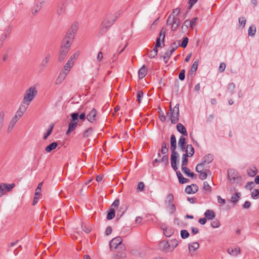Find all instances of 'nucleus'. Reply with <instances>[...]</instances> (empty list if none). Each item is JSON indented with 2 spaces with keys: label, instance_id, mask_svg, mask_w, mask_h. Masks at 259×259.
<instances>
[{
  "label": "nucleus",
  "instance_id": "nucleus-1",
  "mask_svg": "<svg viewBox=\"0 0 259 259\" xmlns=\"http://www.w3.org/2000/svg\"><path fill=\"white\" fill-rule=\"evenodd\" d=\"M37 94V91L35 87L33 86L30 87L26 91L22 103L27 105V106H28Z\"/></svg>",
  "mask_w": 259,
  "mask_h": 259
},
{
  "label": "nucleus",
  "instance_id": "nucleus-2",
  "mask_svg": "<svg viewBox=\"0 0 259 259\" xmlns=\"http://www.w3.org/2000/svg\"><path fill=\"white\" fill-rule=\"evenodd\" d=\"M115 20V17L111 15H107L101 24L100 32L102 34L106 33L114 24Z\"/></svg>",
  "mask_w": 259,
  "mask_h": 259
},
{
  "label": "nucleus",
  "instance_id": "nucleus-3",
  "mask_svg": "<svg viewBox=\"0 0 259 259\" xmlns=\"http://www.w3.org/2000/svg\"><path fill=\"white\" fill-rule=\"evenodd\" d=\"M170 114V120L172 123H177L179 119V104L177 103L174 108L172 109L171 105H170V112L167 113V115Z\"/></svg>",
  "mask_w": 259,
  "mask_h": 259
},
{
  "label": "nucleus",
  "instance_id": "nucleus-4",
  "mask_svg": "<svg viewBox=\"0 0 259 259\" xmlns=\"http://www.w3.org/2000/svg\"><path fill=\"white\" fill-rule=\"evenodd\" d=\"M167 25L171 26L172 31H175L180 24V20L178 17H174L173 15H169L166 21Z\"/></svg>",
  "mask_w": 259,
  "mask_h": 259
},
{
  "label": "nucleus",
  "instance_id": "nucleus-5",
  "mask_svg": "<svg viewBox=\"0 0 259 259\" xmlns=\"http://www.w3.org/2000/svg\"><path fill=\"white\" fill-rule=\"evenodd\" d=\"M228 179L232 183H237L238 180L241 179L238 171L234 169H229L228 170Z\"/></svg>",
  "mask_w": 259,
  "mask_h": 259
},
{
  "label": "nucleus",
  "instance_id": "nucleus-6",
  "mask_svg": "<svg viewBox=\"0 0 259 259\" xmlns=\"http://www.w3.org/2000/svg\"><path fill=\"white\" fill-rule=\"evenodd\" d=\"M15 186V184L1 183L0 184V197L12 190Z\"/></svg>",
  "mask_w": 259,
  "mask_h": 259
},
{
  "label": "nucleus",
  "instance_id": "nucleus-7",
  "mask_svg": "<svg viewBox=\"0 0 259 259\" xmlns=\"http://www.w3.org/2000/svg\"><path fill=\"white\" fill-rule=\"evenodd\" d=\"M122 239L121 237L118 236L112 239L109 242V246L111 250L116 249L123 246L122 244Z\"/></svg>",
  "mask_w": 259,
  "mask_h": 259
},
{
  "label": "nucleus",
  "instance_id": "nucleus-8",
  "mask_svg": "<svg viewBox=\"0 0 259 259\" xmlns=\"http://www.w3.org/2000/svg\"><path fill=\"white\" fill-rule=\"evenodd\" d=\"M213 160V156L211 154H208L205 155L200 163H199L197 165L195 168V170H197L198 169L201 168V167H203V166L206 164L210 163Z\"/></svg>",
  "mask_w": 259,
  "mask_h": 259
},
{
  "label": "nucleus",
  "instance_id": "nucleus-9",
  "mask_svg": "<svg viewBox=\"0 0 259 259\" xmlns=\"http://www.w3.org/2000/svg\"><path fill=\"white\" fill-rule=\"evenodd\" d=\"M77 29L78 24L77 23H74L68 30L65 37L69 38L71 40H73Z\"/></svg>",
  "mask_w": 259,
  "mask_h": 259
},
{
  "label": "nucleus",
  "instance_id": "nucleus-10",
  "mask_svg": "<svg viewBox=\"0 0 259 259\" xmlns=\"http://www.w3.org/2000/svg\"><path fill=\"white\" fill-rule=\"evenodd\" d=\"M117 252L115 255L113 256V258L114 259H122L124 258L126 256V253L125 252V248L124 246L116 248Z\"/></svg>",
  "mask_w": 259,
  "mask_h": 259
},
{
  "label": "nucleus",
  "instance_id": "nucleus-11",
  "mask_svg": "<svg viewBox=\"0 0 259 259\" xmlns=\"http://www.w3.org/2000/svg\"><path fill=\"white\" fill-rule=\"evenodd\" d=\"M179 155L177 152H171L170 156V162L171 167L174 170L178 169L177 162L178 160Z\"/></svg>",
  "mask_w": 259,
  "mask_h": 259
},
{
  "label": "nucleus",
  "instance_id": "nucleus-12",
  "mask_svg": "<svg viewBox=\"0 0 259 259\" xmlns=\"http://www.w3.org/2000/svg\"><path fill=\"white\" fill-rule=\"evenodd\" d=\"M97 115V111L94 108H92V110L87 114V119L90 122L93 123L96 120Z\"/></svg>",
  "mask_w": 259,
  "mask_h": 259
},
{
  "label": "nucleus",
  "instance_id": "nucleus-13",
  "mask_svg": "<svg viewBox=\"0 0 259 259\" xmlns=\"http://www.w3.org/2000/svg\"><path fill=\"white\" fill-rule=\"evenodd\" d=\"M159 249L165 252H171L168 241H162L159 243Z\"/></svg>",
  "mask_w": 259,
  "mask_h": 259
},
{
  "label": "nucleus",
  "instance_id": "nucleus-14",
  "mask_svg": "<svg viewBox=\"0 0 259 259\" xmlns=\"http://www.w3.org/2000/svg\"><path fill=\"white\" fill-rule=\"evenodd\" d=\"M28 106L27 105L21 103L19 106L18 110L17 111L14 117H17L19 119L24 114V112L26 111Z\"/></svg>",
  "mask_w": 259,
  "mask_h": 259
},
{
  "label": "nucleus",
  "instance_id": "nucleus-15",
  "mask_svg": "<svg viewBox=\"0 0 259 259\" xmlns=\"http://www.w3.org/2000/svg\"><path fill=\"white\" fill-rule=\"evenodd\" d=\"M51 59V55L50 54H47L44 58L41 60L39 66L41 69H45L47 68L48 64Z\"/></svg>",
  "mask_w": 259,
  "mask_h": 259
},
{
  "label": "nucleus",
  "instance_id": "nucleus-16",
  "mask_svg": "<svg viewBox=\"0 0 259 259\" xmlns=\"http://www.w3.org/2000/svg\"><path fill=\"white\" fill-rule=\"evenodd\" d=\"M198 190V187L196 184H192L188 185L185 188V192L187 194H194Z\"/></svg>",
  "mask_w": 259,
  "mask_h": 259
},
{
  "label": "nucleus",
  "instance_id": "nucleus-17",
  "mask_svg": "<svg viewBox=\"0 0 259 259\" xmlns=\"http://www.w3.org/2000/svg\"><path fill=\"white\" fill-rule=\"evenodd\" d=\"M42 185V183H39L36 189H35V196L32 202V205H35L38 202L39 196L41 192Z\"/></svg>",
  "mask_w": 259,
  "mask_h": 259
},
{
  "label": "nucleus",
  "instance_id": "nucleus-18",
  "mask_svg": "<svg viewBox=\"0 0 259 259\" xmlns=\"http://www.w3.org/2000/svg\"><path fill=\"white\" fill-rule=\"evenodd\" d=\"M68 73L66 72L64 70H62L59 73L58 77L56 79L55 83L56 84H61L63 80L65 79Z\"/></svg>",
  "mask_w": 259,
  "mask_h": 259
},
{
  "label": "nucleus",
  "instance_id": "nucleus-19",
  "mask_svg": "<svg viewBox=\"0 0 259 259\" xmlns=\"http://www.w3.org/2000/svg\"><path fill=\"white\" fill-rule=\"evenodd\" d=\"M68 51L69 50L65 49L64 48L61 47L58 57V60L60 62H61L64 60L68 53Z\"/></svg>",
  "mask_w": 259,
  "mask_h": 259
},
{
  "label": "nucleus",
  "instance_id": "nucleus-20",
  "mask_svg": "<svg viewBox=\"0 0 259 259\" xmlns=\"http://www.w3.org/2000/svg\"><path fill=\"white\" fill-rule=\"evenodd\" d=\"M203 167H201L199 169H198L197 170H196L197 172L199 174V178L201 180H204L206 179L207 176V172H210L209 170L206 169L205 171H203Z\"/></svg>",
  "mask_w": 259,
  "mask_h": 259
},
{
  "label": "nucleus",
  "instance_id": "nucleus-21",
  "mask_svg": "<svg viewBox=\"0 0 259 259\" xmlns=\"http://www.w3.org/2000/svg\"><path fill=\"white\" fill-rule=\"evenodd\" d=\"M170 149L171 152H176L177 148V140L175 135L172 134L170 136Z\"/></svg>",
  "mask_w": 259,
  "mask_h": 259
},
{
  "label": "nucleus",
  "instance_id": "nucleus-22",
  "mask_svg": "<svg viewBox=\"0 0 259 259\" xmlns=\"http://www.w3.org/2000/svg\"><path fill=\"white\" fill-rule=\"evenodd\" d=\"M186 139L183 136H181L178 141V145L183 152H185L186 150Z\"/></svg>",
  "mask_w": 259,
  "mask_h": 259
},
{
  "label": "nucleus",
  "instance_id": "nucleus-23",
  "mask_svg": "<svg viewBox=\"0 0 259 259\" xmlns=\"http://www.w3.org/2000/svg\"><path fill=\"white\" fill-rule=\"evenodd\" d=\"M177 130L178 132L182 134L184 136H188V133L186 127L181 123H178L177 125Z\"/></svg>",
  "mask_w": 259,
  "mask_h": 259
},
{
  "label": "nucleus",
  "instance_id": "nucleus-24",
  "mask_svg": "<svg viewBox=\"0 0 259 259\" xmlns=\"http://www.w3.org/2000/svg\"><path fill=\"white\" fill-rule=\"evenodd\" d=\"M18 120L19 119L17 118V117L14 116L13 117L8 127L7 132L8 133H10L12 132L13 128H14L15 125L18 121Z\"/></svg>",
  "mask_w": 259,
  "mask_h": 259
},
{
  "label": "nucleus",
  "instance_id": "nucleus-25",
  "mask_svg": "<svg viewBox=\"0 0 259 259\" xmlns=\"http://www.w3.org/2000/svg\"><path fill=\"white\" fill-rule=\"evenodd\" d=\"M66 11V5L64 2H62L58 5L57 13L59 15L63 14Z\"/></svg>",
  "mask_w": 259,
  "mask_h": 259
},
{
  "label": "nucleus",
  "instance_id": "nucleus-26",
  "mask_svg": "<svg viewBox=\"0 0 259 259\" xmlns=\"http://www.w3.org/2000/svg\"><path fill=\"white\" fill-rule=\"evenodd\" d=\"M164 235L166 237H170L174 233V229L170 227H166L163 228Z\"/></svg>",
  "mask_w": 259,
  "mask_h": 259
},
{
  "label": "nucleus",
  "instance_id": "nucleus-27",
  "mask_svg": "<svg viewBox=\"0 0 259 259\" xmlns=\"http://www.w3.org/2000/svg\"><path fill=\"white\" fill-rule=\"evenodd\" d=\"M204 216L206 219L210 220H213L215 218V215L212 210L207 209L204 212Z\"/></svg>",
  "mask_w": 259,
  "mask_h": 259
},
{
  "label": "nucleus",
  "instance_id": "nucleus-28",
  "mask_svg": "<svg viewBox=\"0 0 259 259\" xmlns=\"http://www.w3.org/2000/svg\"><path fill=\"white\" fill-rule=\"evenodd\" d=\"M72 40L70 39L69 38L65 37L63 40L61 47L64 48L69 50V48L71 45V41Z\"/></svg>",
  "mask_w": 259,
  "mask_h": 259
},
{
  "label": "nucleus",
  "instance_id": "nucleus-29",
  "mask_svg": "<svg viewBox=\"0 0 259 259\" xmlns=\"http://www.w3.org/2000/svg\"><path fill=\"white\" fill-rule=\"evenodd\" d=\"M199 244L197 242H194L192 243L189 244L188 245L189 252L190 253L194 252L199 248Z\"/></svg>",
  "mask_w": 259,
  "mask_h": 259
},
{
  "label": "nucleus",
  "instance_id": "nucleus-30",
  "mask_svg": "<svg viewBox=\"0 0 259 259\" xmlns=\"http://www.w3.org/2000/svg\"><path fill=\"white\" fill-rule=\"evenodd\" d=\"M44 3V1H40L39 4L37 3L34 6L33 9L32 10V14L33 15H36L37 13V12L40 10Z\"/></svg>",
  "mask_w": 259,
  "mask_h": 259
},
{
  "label": "nucleus",
  "instance_id": "nucleus-31",
  "mask_svg": "<svg viewBox=\"0 0 259 259\" xmlns=\"http://www.w3.org/2000/svg\"><path fill=\"white\" fill-rule=\"evenodd\" d=\"M227 252L229 254L233 256H236L240 252L239 248H229L227 249Z\"/></svg>",
  "mask_w": 259,
  "mask_h": 259
},
{
  "label": "nucleus",
  "instance_id": "nucleus-32",
  "mask_svg": "<svg viewBox=\"0 0 259 259\" xmlns=\"http://www.w3.org/2000/svg\"><path fill=\"white\" fill-rule=\"evenodd\" d=\"M147 73V69L146 68L145 66L144 65L139 70V72H138L139 77L140 79H142L145 77Z\"/></svg>",
  "mask_w": 259,
  "mask_h": 259
},
{
  "label": "nucleus",
  "instance_id": "nucleus-33",
  "mask_svg": "<svg viewBox=\"0 0 259 259\" xmlns=\"http://www.w3.org/2000/svg\"><path fill=\"white\" fill-rule=\"evenodd\" d=\"M188 154V157H192L194 154V149L191 144H188L187 145L186 151Z\"/></svg>",
  "mask_w": 259,
  "mask_h": 259
},
{
  "label": "nucleus",
  "instance_id": "nucleus-34",
  "mask_svg": "<svg viewBox=\"0 0 259 259\" xmlns=\"http://www.w3.org/2000/svg\"><path fill=\"white\" fill-rule=\"evenodd\" d=\"M182 170L183 172L187 176H189L192 178H196V175L194 173L191 172L190 169L187 167H183Z\"/></svg>",
  "mask_w": 259,
  "mask_h": 259
},
{
  "label": "nucleus",
  "instance_id": "nucleus-35",
  "mask_svg": "<svg viewBox=\"0 0 259 259\" xmlns=\"http://www.w3.org/2000/svg\"><path fill=\"white\" fill-rule=\"evenodd\" d=\"M11 29L10 27L7 30L5 31L4 34H1V35L0 36V41L4 43L6 39L9 36V34L11 33Z\"/></svg>",
  "mask_w": 259,
  "mask_h": 259
},
{
  "label": "nucleus",
  "instance_id": "nucleus-36",
  "mask_svg": "<svg viewBox=\"0 0 259 259\" xmlns=\"http://www.w3.org/2000/svg\"><path fill=\"white\" fill-rule=\"evenodd\" d=\"M73 65H74L73 62H71V61L68 60V61L65 64V65L64 66L63 70H64L66 72L69 73V72L70 71V69L72 68V67L73 66Z\"/></svg>",
  "mask_w": 259,
  "mask_h": 259
},
{
  "label": "nucleus",
  "instance_id": "nucleus-37",
  "mask_svg": "<svg viewBox=\"0 0 259 259\" xmlns=\"http://www.w3.org/2000/svg\"><path fill=\"white\" fill-rule=\"evenodd\" d=\"M57 146L58 143L57 142H53L46 147V151L48 153L51 152L52 150L55 149Z\"/></svg>",
  "mask_w": 259,
  "mask_h": 259
},
{
  "label": "nucleus",
  "instance_id": "nucleus-38",
  "mask_svg": "<svg viewBox=\"0 0 259 259\" xmlns=\"http://www.w3.org/2000/svg\"><path fill=\"white\" fill-rule=\"evenodd\" d=\"M168 241L169 246L170 247L171 251H172L175 249V248L178 245L179 242L176 239H171L168 240Z\"/></svg>",
  "mask_w": 259,
  "mask_h": 259
},
{
  "label": "nucleus",
  "instance_id": "nucleus-39",
  "mask_svg": "<svg viewBox=\"0 0 259 259\" xmlns=\"http://www.w3.org/2000/svg\"><path fill=\"white\" fill-rule=\"evenodd\" d=\"M77 125L75 123H72L70 122L68 124V128L66 132L67 135H69L71 132L75 130L77 127Z\"/></svg>",
  "mask_w": 259,
  "mask_h": 259
},
{
  "label": "nucleus",
  "instance_id": "nucleus-40",
  "mask_svg": "<svg viewBox=\"0 0 259 259\" xmlns=\"http://www.w3.org/2000/svg\"><path fill=\"white\" fill-rule=\"evenodd\" d=\"M166 209L170 214H173L176 210V206L174 203L166 205Z\"/></svg>",
  "mask_w": 259,
  "mask_h": 259
},
{
  "label": "nucleus",
  "instance_id": "nucleus-41",
  "mask_svg": "<svg viewBox=\"0 0 259 259\" xmlns=\"http://www.w3.org/2000/svg\"><path fill=\"white\" fill-rule=\"evenodd\" d=\"M187 157H188V154H183L182 155V168L183 167H186V165L188 162V159Z\"/></svg>",
  "mask_w": 259,
  "mask_h": 259
},
{
  "label": "nucleus",
  "instance_id": "nucleus-42",
  "mask_svg": "<svg viewBox=\"0 0 259 259\" xmlns=\"http://www.w3.org/2000/svg\"><path fill=\"white\" fill-rule=\"evenodd\" d=\"M71 117L72 118V120L71 121L72 123H75L77 125V123L79 121L78 119V113H72L71 114Z\"/></svg>",
  "mask_w": 259,
  "mask_h": 259
},
{
  "label": "nucleus",
  "instance_id": "nucleus-43",
  "mask_svg": "<svg viewBox=\"0 0 259 259\" xmlns=\"http://www.w3.org/2000/svg\"><path fill=\"white\" fill-rule=\"evenodd\" d=\"M256 32V27L254 25L250 26L248 30V34L250 36H254Z\"/></svg>",
  "mask_w": 259,
  "mask_h": 259
},
{
  "label": "nucleus",
  "instance_id": "nucleus-44",
  "mask_svg": "<svg viewBox=\"0 0 259 259\" xmlns=\"http://www.w3.org/2000/svg\"><path fill=\"white\" fill-rule=\"evenodd\" d=\"M174 200V197L172 194L170 193L167 195L166 197V200H165V203L166 205L173 204V201Z\"/></svg>",
  "mask_w": 259,
  "mask_h": 259
},
{
  "label": "nucleus",
  "instance_id": "nucleus-45",
  "mask_svg": "<svg viewBox=\"0 0 259 259\" xmlns=\"http://www.w3.org/2000/svg\"><path fill=\"white\" fill-rule=\"evenodd\" d=\"M174 52H171V50H167L165 53H164V56H163V60L165 62V63H167V61H168L169 58L170 57V56H171L172 54Z\"/></svg>",
  "mask_w": 259,
  "mask_h": 259
},
{
  "label": "nucleus",
  "instance_id": "nucleus-46",
  "mask_svg": "<svg viewBox=\"0 0 259 259\" xmlns=\"http://www.w3.org/2000/svg\"><path fill=\"white\" fill-rule=\"evenodd\" d=\"M159 152L162 154H165L167 153L168 152V148L167 147V144L165 142H163L162 144L161 149L159 150Z\"/></svg>",
  "mask_w": 259,
  "mask_h": 259
},
{
  "label": "nucleus",
  "instance_id": "nucleus-47",
  "mask_svg": "<svg viewBox=\"0 0 259 259\" xmlns=\"http://www.w3.org/2000/svg\"><path fill=\"white\" fill-rule=\"evenodd\" d=\"M115 213L114 209L111 208L107 213V219L108 220H111L113 219L115 217Z\"/></svg>",
  "mask_w": 259,
  "mask_h": 259
},
{
  "label": "nucleus",
  "instance_id": "nucleus-48",
  "mask_svg": "<svg viewBox=\"0 0 259 259\" xmlns=\"http://www.w3.org/2000/svg\"><path fill=\"white\" fill-rule=\"evenodd\" d=\"M127 209V206L124 205V206H122L120 208V209L118 210V211L117 212V217H119V218H120L123 215V214L124 213V212H125V211Z\"/></svg>",
  "mask_w": 259,
  "mask_h": 259
},
{
  "label": "nucleus",
  "instance_id": "nucleus-49",
  "mask_svg": "<svg viewBox=\"0 0 259 259\" xmlns=\"http://www.w3.org/2000/svg\"><path fill=\"white\" fill-rule=\"evenodd\" d=\"M235 89V84L233 82L230 83L228 87V91L231 95H232L234 93Z\"/></svg>",
  "mask_w": 259,
  "mask_h": 259
},
{
  "label": "nucleus",
  "instance_id": "nucleus-50",
  "mask_svg": "<svg viewBox=\"0 0 259 259\" xmlns=\"http://www.w3.org/2000/svg\"><path fill=\"white\" fill-rule=\"evenodd\" d=\"M257 173V169L255 167L253 168H249L247 170V174L249 176L253 177H254Z\"/></svg>",
  "mask_w": 259,
  "mask_h": 259
},
{
  "label": "nucleus",
  "instance_id": "nucleus-51",
  "mask_svg": "<svg viewBox=\"0 0 259 259\" xmlns=\"http://www.w3.org/2000/svg\"><path fill=\"white\" fill-rule=\"evenodd\" d=\"M160 162L164 163L165 165L168 164V155L166 153L164 154L163 157L160 158Z\"/></svg>",
  "mask_w": 259,
  "mask_h": 259
},
{
  "label": "nucleus",
  "instance_id": "nucleus-52",
  "mask_svg": "<svg viewBox=\"0 0 259 259\" xmlns=\"http://www.w3.org/2000/svg\"><path fill=\"white\" fill-rule=\"evenodd\" d=\"M93 132V128L92 127H89L84 132L83 137L85 138L89 137L92 134Z\"/></svg>",
  "mask_w": 259,
  "mask_h": 259
},
{
  "label": "nucleus",
  "instance_id": "nucleus-53",
  "mask_svg": "<svg viewBox=\"0 0 259 259\" xmlns=\"http://www.w3.org/2000/svg\"><path fill=\"white\" fill-rule=\"evenodd\" d=\"M211 222V226L214 228H219L220 226V223L218 219H213Z\"/></svg>",
  "mask_w": 259,
  "mask_h": 259
},
{
  "label": "nucleus",
  "instance_id": "nucleus-54",
  "mask_svg": "<svg viewBox=\"0 0 259 259\" xmlns=\"http://www.w3.org/2000/svg\"><path fill=\"white\" fill-rule=\"evenodd\" d=\"M181 237L182 239H186L187 238L190 234L188 231L186 230H182L180 232Z\"/></svg>",
  "mask_w": 259,
  "mask_h": 259
},
{
  "label": "nucleus",
  "instance_id": "nucleus-55",
  "mask_svg": "<svg viewBox=\"0 0 259 259\" xmlns=\"http://www.w3.org/2000/svg\"><path fill=\"white\" fill-rule=\"evenodd\" d=\"M240 197V193L239 192L235 193L234 195L232 196L231 198V201L232 202L235 203L238 201Z\"/></svg>",
  "mask_w": 259,
  "mask_h": 259
},
{
  "label": "nucleus",
  "instance_id": "nucleus-56",
  "mask_svg": "<svg viewBox=\"0 0 259 259\" xmlns=\"http://www.w3.org/2000/svg\"><path fill=\"white\" fill-rule=\"evenodd\" d=\"M179 46L180 42L178 44L176 41L172 42L169 48L170 50H171V52H174Z\"/></svg>",
  "mask_w": 259,
  "mask_h": 259
},
{
  "label": "nucleus",
  "instance_id": "nucleus-57",
  "mask_svg": "<svg viewBox=\"0 0 259 259\" xmlns=\"http://www.w3.org/2000/svg\"><path fill=\"white\" fill-rule=\"evenodd\" d=\"M198 60H196L192 64L191 67V71L192 72H195L198 68Z\"/></svg>",
  "mask_w": 259,
  "mask_h": 259
},
{
  "label": "nucleus",
  "instance_id": "nucleus-58",
  "mask_svg": "<svg viewBox=\"0 0 259 259\" xmlns=\"http://www.w3.org/2000/svg\"><path fill=\"white\" fill-rule=\"evenodd\" d=\"M53 124L51 125L50 127L48 130L47 132L44 134L43 137L44 140H46L48 138V137L51 135L53 128Z\"/></svg>",
  "mask_w": 259,
  "mask_h": 259
},
{
  "label": "nucleus",
  "instance_id": "nucleus-59",
  "mask_svg": "<svg viewBox=\"0 0 259 259\" xmlns=\"http://www.w3.org/2000/svg\"><path fill=\"white\" fill-rule=\"evenodd\" d=\"M251 197L253 199H256L259 197V191L258 189H255L251 193Z\"/></svg>",
  "mask_w": 259,
  "mask_h": 259
},
{
  "label": "nucleus",
  "instance_id": "nucleus-60",
  "mask_svg": "<svg viewBox=\"0 0 259 259\" xmlns=\"http://www.w3.org/2000/svg\"><path fill=\"white\" fill-rule=\"evenodd\" d=\"M165 37V29L164 28H162L159 33V37L160 38L162 37V42L163 44V46H164V39Z\"/></svg>",
  "mask_w": 259,
  "mask_h": 259
},
{
  "label": "nucleus",
  "instance_id": "nucleus-61",
  "mask_svg": "<svg viewBox=\"0 0 259 259\" xmlns=\"http://www.w3.org/2000/svg\"><path fill=\"white\" fill-rule=\"evenodd\" d=\"M198 19V18L194 17L192 18V20H190L189 23L191 24L190 27L191 29H193L195 26H196Z\"/></svg>",
  "mask_w": 259,
  "mask_h": 259
},
{
  "label": "nucleus",
  "instance_id": "nucleus-62",
  "mask_svg": "<svg viewBox=\"0 0 259 259\" xmlns=\"http://www.w3.org/2000/svg\"><path fill=\"white\" fill-rule=\"evenodd\" d=\"M188 41L189 39L187 37H184L182 43L181 44H180V46L182 47L183 48H185L187 46Z\"/></svg>",
  "mask_w": 259,
  "mask_h": 259
},
{
  "label": "nucleus",
  "instance_id": "nucleus-63",
  "mask_svg": "<svg viewBox=\"0 0 259 259\" xmlns=\"http://www.w3.org/2000/svg\"><path fill=\"white\" fill-rule=\"evenodd\" d=\"M203 189L205 191H211V187L207 182H204L203 185Z\"/></svg>",
  "mask_w": 259,
  "mask_h": 259
},
{
  "label": "nucleus",
  "instance_id": "nucleus-64",
  "mask_svg": "<svg viewBox=\"0 0 259 259\" xmlns=\"http://www.w3.org/2000/svg\"><path fill=\"white\" fill-rule=\"evenodd\" d=\"M246 19L245 17H242L239 18V23L240 26L244 27L246 24Z\"/></svg>",
  "mask_w": 259,
  "mask_h": 259
}]
</instances>
